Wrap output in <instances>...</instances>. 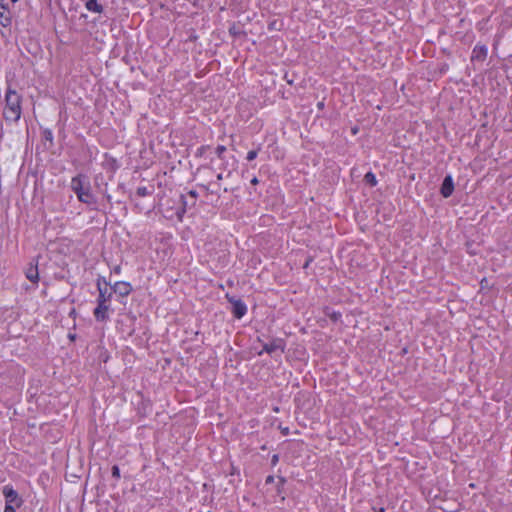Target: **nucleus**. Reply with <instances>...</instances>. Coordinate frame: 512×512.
<instances>
[{
  "label": "nucleus",
  "instance_id": "10",
  "mask_svg": "<svg viewBox=\"0 0 512 512\" xmlns=\"http://www.w3.org/2000/svg\"><path fill=\"white\" fill-rule=\"evenodd\" d=\"M25 275L27 279H29L32 283H37L39 280V272L37 265L30 264L25 271Z\"/></svg>",
  "mask_w": 512,
  "mask_h": 512
},
{
  "label": "nucleus",
  "instance_id": "24",
  "mask_svg": "<svg viewBox=\"0 0 512 512\" xmlns=\"http://www.w3.org/2000/svg\"><path fill=\"white\" fill-rule=\"evenodd\" d=\"M251 184H253V185L258 184V179H257L256 177H254V178L251 180Z\"/></svg>",
  "mask_w": 512,
  "mask_h": 512
},
{
  "label": "nucleus",
  "instance_id": "25",
  "mask_svg": "<svg viewBox=\"0 0 512 512\" xmlns=\"http://www.w3.org/2000/svg\"><path fill=\"white\" fill-rule=\"evenodd\" d=\"M217 179H218V180H222V179H223L222 173H219V174L217 175Z\"/></svg>",
  "mask_w": 512,
  "mask_h": 512
},
{
  "label": "nucleus",
  "instance_id": "11",
  "mask_svg": "<svg viewBox=\"0 0 512 512\" xmlns=\"http://www.w3.org/2000/svg\"><path fill=\"white\" fill-rule=\"evenodd\" d=\"M97 287H98V291H99L97 303L108 304V302L111 298V293H108L106 287L105 288L101 287L100 281L97 282Z\"/></svg>",
  "mask_w": 512,
  "mask_h": 512
},
{
  "label": "nucleus",
  "instance_id": "3",
  "mask_svg": "<svg viewBox=\"0 0 512 512\" xmlns=\"http://www.w3.org/2000/svg\"><path fill=\"white\" fill-rule=\"evenodd\" d=\"M2 493L5 497L6 504L15 505L17 507H20L22 504V500L19 497L16 490L13 489L11 485H5L2 488Z\"/></svg>",
  "mask_w": 512,
  "mask_h": 512
},
{
  "label": "nucleus",
  "instance_id": "23",
  "mask_svg": "<svg viewBox=\"0 0 512 512\" xmlns=\"http://www.w3.org/2000/svg\"><path fill=\"white\" fill-rule=\"evenodd\" d=\"M273 480H274L273 476H268V477L266 478V483H272V482H273Z\"/></svg>",
  "mask_w": 512,
  "mask_h": 512
},
{
  "label": "nucleus",
  "instance_id": "18",
  "mask_svg": "<svg viewBox=\"0 0 512 512\" xmlns=\"http://www.w3.org/2000/svg\"><path fill=\"white\" fill-rule=\"evenodd\" d=\"M225 151H226V147H225V146H223V145H219V146H217V148H216V150H215V153H216V155H217L220 159H222V155H223V153H224Z\"/></svg>",
  "mask_w": 512,
  "mask_h": 512
},
{
  "label": "nucleus",
  "instance_id": "12",
  "mask_svg": "<svg viewBox=\"0 0 512 512\" xmlns=\"http://www.w3.org/2000/svg\"><path fill=\"white\" fill-rule=\"evenodd\" d=\"M87 10L94 13H101L103 11L102 5L98 3L97 0H88L86 3Z\"/></svg>",
  "mask_w": 512,
  "mask_h": 512
},
{
  "label": "nucleus",
  "instance_id": "5",
  "mask_svg": "<svg viewBox=\"0 0 512 512\" xmlns=\"http://www.w3.org/2000/svg\"><path fill=\"white\" fill-rule=\"evenodd\" d=\"M454 191V183L451 175H447L441 185L440 192L444 198H448Z\"/></svg>",
  "mask_w": 512,
  "mask_h": 512
},
{
  "label": "nucleus",
  "instance_id": "26",
  "mask_svg": "<svg viewBox=\"0 0 512 512\" xmlns=\"http://www.w3.org/2000/svg\"><path fill=\"white\" fill-rule=\"evenodd\" d=\"M375 512H384V508H379L378 510H375Z\"/></svg>",
  "mask_w": 512,
  "mask_h": 512
},
{
  "label": "nucleus",
  "instance_id": "19",
  "mask_svg": "<svg viewBox=\"0 0 512 512\" xmlns=\"http://www.w3.org/2000/svg\"><path fill=\"white\" fill-rule=\"evenodd\" d=\"M112 476L116 479H119L120 478V469L118 466L114 465L112 467Z\"/></svg>",
  "mask_w": 512,
  "mask_h": 512
},
{
  "label": "nucleus",
  "instance_id": "14",
  "mask_svg": "<svg viewBox=\"0 0 512 512\" xmlns=\"http://www.w3.org/2000/svg\"><path fill=\"white\" fill-rule=\"evenodd\" d=\"M364 179L371 186H376L377 184L376 176L372 172L366 173Z\"/></svg>",
  "mask_w": 512,
  "mask_h": 512
},
{
  "label": "nucleus",
  "instance_id": "7",
  "mask_svg": "<svg viewBox=\"0 0 512 512\" xmlns=\"http://www.w3.org/2000/svg\"><path fill=\"white\" fill-rule=\"evenodd\" d=\"M0 25L3 27L11 25V14L3 1H0Z\"/></svg>",
  "mask_w": 512,
  "mask_h": 512
},
{
  "label": "nucleus",
  "instance_id": "21",
  "mask_svg": "<svg viewBox=\"0 0 512 512\" xmlns=\"http://www.w3.org/2000/svg\"><path fill=\"white\" fill-rule=\"evenodd\" d=\"M16 508H18L15 505L6 504L4 508V512H16Z\"/></svg>",
  "mask_w": 512,
  "mask_h": 512
},
{
  "label": "nucleus",
  "instance_id": "6",
  "mask_svg": "<svg viewBox=\"0 0 512 512\" xmlns=\"http://www.w3.org/2000/svg\"><path fill=\"white\" fill-rule=\"evenodd\" d=\"M108 311H109L108 304L97 303V307L94 309L93 315L97 321L103 322L109 318Z\"/></svg>",
  "mask_w": 512,
  "mask_h": 512
},
{
  "label": "nucleus",
  "instance_id": "15",
  "mask_svg": "<svg viewBox=\"0 0 512 512\" xmlns=\"http://www.w3.org/2000/svg\"><path fill=\"white\" fill-rule=\"evenodd\" d=\"M209 150H210V146H208V145H204V146H201V147H199V148L197 149L196 154H197L198 156H204V155H206V153H207Z\"/></svg>",
  "mask_w": 512,
  "mask_h": 512
},
{
  "label": "nucleus",
  "instance_id": "2",
  "mask_svg": "<svg viewBox=\"0 0 512 512\" xmlns=\"http://www.w3.org/2000/svg\"><path fill=\"white\" fill-rule=\"evenodd\" d=\"M70 188L76 194L80 202L84 204H94L96 202L87 176L83 174L74 176L71 179Z\"/></svg>",
  "mask_w": 512,
  "mask_h": 512
},
{
  "label": "nucleus",
  "instance_id": "20",
  "mask_svg": "<svg viewBox=\"0 0 512 512\" xmlns=\"http://www.w3.org/2000/svg\"><path fill=\"white\" fill-rule=\"evenodd\" d=\"M188 195L191 197V205L195 204L196 198H197V192L194 190L189 191Z\"/></svg>",
  "mask_w": 512,
  "mask_h": 512
},
{
  "label": "nucleus",
  "instance_id": "4",
  "mask_svg": "<svg viewBox=\"0 0 512 512\" xmlns=\"http://www.w3.org/2000/svg\"><path fill=\"white\" fill-rule=\"evenodd\" d=\"M229 302L232 304V313L235 318L241 319L247 312L246 304L240 300L235 298H228Z\"/></svg>",
  "mask_w": 512,
  "mask_h": 512
},
{
  "label": "nucleus",
  "instance_id": "1",
  "mask_svg": "<svg viewBox=\"0 0 512 512\" xmlns=\"http://www.w3.org/2000/svg\"><path fill=\"white\" fill-rule=\"evenodd\" d=\"M22 96L8 87L4 98L3 117L7 122L17 123L22 114Z\"/></svg>",
  "mask_w": 512,
  "mask_h": 512
},
{
  "label": "nucleus",
  "instance_id": "13",
  "mask_svg": "<svg viewBox=\"0 0 512 512\" xmlns=\"http://www.w3.org/2000/svg\"><path fill=\"white\" fill-rule=\"evenodd\" d=\"M278 349L283 351V347L281 346V343L280 342H272V343L265 344L263 346V350L262 351H265L268 354H272L273 352H275Z\"/></svg>",
  "mask_w": 512,
  "mask_h": 512
},
{
  "label": "nucleus",
  "instance_id": "22",
  "mask_svg": "<svg viewBox=\"0 0 512 512\" xmlns=\"http://www.w3.org/2000/svg\"><path fill=\"white\" fill-rule=\"evenodd\" d=\"M181 199H182L183 205L187 206L188 205V201H187L186 197L184 195H182Z\"/></svg>",
  "mask_w": 512,
  "mask_h": 512
},
{
  "label": "nucleus",
  "instance_id": "27",
  "mask_svg": "<svg viewBox=\"0 0 512 512\" xmlns=\"http://www.w3.org/2000/svg\"><path fill=\"white\" fill-rule=\"evenodd\" d=\"M13 3H16L18 0H11Z\"/></svg>",
  "mask_w": 512,
  "mask_h": 512
},
{
  "label": "nucleus",
  "instance_id": "9",
  "mask_svg": "<svg viewBox=\"0 0 512 512\" xmlns=\"http://www.w3.org/2000/svg\"><path fill=\"white\" fill-rule=\"evenodd\" d=\"M487 53H488V50H487L486 46H484V45H476L473 48L472 55H471V60L472 61L483 62L486 59V57H487Z\"/></svg>",
  "mask_w": 512,
  "mask_h": 512
},
{
  "label": "nucleus",
  "instance_id": "8",
  "mask_svg": "<svg viewBox=\"0 0 512 512\" xmlns=\"http://www.w3.org/2000/svg\"><path fill=\"white\" fill-rule=\"evenodd\" d=\"M112 289L116 294L122 297L128 296L132 291L131 285L128 282L124 281L116 282L113 285Z\"/></svg>",
  "mask_w": 512,
  "mask_h": 512
},
{
  "label": "nucleus",
  "instance_id": "17",
  "mask_svg": "<svg viewBox=\"0 0 512 512\" xmlns=\"http://www.w3.org/2000/svg\"><path fill=\"white\" fill-rule=\"evenodd\" d=\"M258 151H259V148H258V149H256V150H250V151L247 153L246 159H247L248 161H252V160H254V159L257 157V155H258Z\"/></svg>",
  "mask_w": 512,
  "mask_h": 512
},
{
  "label": "nucleus",
  "instance_id": "16",
  "mask_svg": "<svg viewBox=\"0 0 512 512\" xmlns=\"http://www.w3.org/2000/svg\"><path fill=\"white\" fill-rule=\"evenodd\" d=\"M136 193L140 197H145V196L150 194L148 189L146 187H144V186L143 187H138Z\"/></svg>",
  "mask_w": 512,
  "mask_h": 512
}]
</instances>
